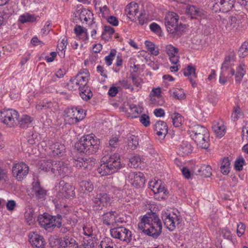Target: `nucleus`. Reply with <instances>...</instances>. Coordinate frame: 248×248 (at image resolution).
Segmentation results:
<instances>
[{
	"label": "nucleus",
	"mask_w": 248,
	"mask_h": 248,
	"mask_svg": "<svg viewBox=\"0 0 248 248\" xmlns=\"http://www.w3.org/2000/svg\"><path fill=\"white\" fill-rule=\"evenodd\" d=\"M160 220L155 213L145 215L138 224V229L145 234L157 237L162 232Z\"/></svg>",
	"instance_id": "f257e3e1"
},
{
	"label": "nucleus",
	"mask_w": 248,
	"mask_h": 248,
	"mask_svg": "<svg viewBox=\"0 0 248 248\" xmlns=\"http://www.w3.org/2000/svg\"><path fill=\"white\" fill-rule=\"evenodd\" d=\"M99 146V140L93 134L82 137L75 144V147L79 152L87 155L96 153Z\"/></svg>",
	"instance_id": "f03ea898"
},
{
	"label": "nucleus",
	"mask_w": 248,
	"mask_h": 248,
	"mask_svg": "<svg viewBox=\"0 0 248 248\" xmlns=\"http://www.w3.org/2000/svg\"><path fill=\"white\" fill-rule=\"evenodd\" d=\"M102 162H104L97 169L98 173L102 176L113 173L121 167L120 155L118 154L104 156Z\"/></svg>",
	"instance_id": "7ed1b4c3"
},
{
	"label": "nucleus",
	"mask_w": 248,
	"mask_h": 248,
	"mask_svg": "<svg viewBox=\"0 0 248 248\" xmlns=\"http://www.w3.org/2000/svg\"><path fill=\"white\" fill-rule=\"evenodd\" d=\"M190 137L197 145L203 149L209 147V134L207 129L201 125H195L189 130Z\"/></svg>",
	"instance_id": "20e7f679"
},
{
	"label": "nucleus",
	"mask_w": 248,
	"mask_h": 248,
	"mask_svg": "<svg viewBox=\"0 0 248 248\" xmlns=\"http://www.w3.org/2000/svg\"><path fill=\"white\" fill-rule=\"evenodd\" d=\"M89 77L90 73L87 69H81L76 76L70 79L67 84L68 88L74 91L82 88H87Z\"/></svg>",
	"instance_id": "39448f33"
},
{
	"label": "nucleus",
	"mask_w": 248,
	"mask_h": 248,
	"mask_svg": "<svg viewBox=\"0 0 248 248\" xmlns=\"http://www.w3.org/2000/svg\"><path fill=\"white\" fill-rule=\"evenodd\" d=\"M62 217L60 215L52 216L47 214L40 215L38 217L39 224L46 230H50L54 227L60 228L62 226Z\"/></svg>",
	"instance_id": "423d86ee"
},
{
	"label": "nucleus",
	"mask_w": 248,
	"mask_h": 248,
	"mask_svg": "<svg viewBox=\"0 0 248 248\" xmlns=\"http://www.w3.org/2000/svg\"><path fill=\"white\" fill-rule=\"evenodd\" d=\"M179 16H166L165 24L167 31L174 36H180L182 34V24L179 23Z\"/></svg>",
	"instance_id": "0eeeda50"
},
{
	"label": "nucleus",
	"mask_w": 248,
	"mask_h": 248,
	"mask_svg": "<svg viewBox=\"0 0 248 248\" xmlns=\"http://www.w3.org/2000/svg\"><path fill=\"white\" fill-rule=\"evenodd\" d=\"M18 117V112L13 109H3L0 112V120L10 127L16 125V120Z\"/></svg>",
	"instance_id": "6e6552de"
},
{
	"label": "nucleus",
	"mask_w": 248,
	"mask_h": 248,
	"mask_svg": "<svg viewBox=\"0 0 248 248\" xmlns=\"http://www.w3.org/2000/svg\"><path fill=\"white\" fill-rule=\"evenodd\" d=\"M111 236L118 239L126 243H129L132 240V233L128 229L124 227H119L111 229Z\"/></svg>",
	"instance_id": "1a4fd4ad"
},
{
	"label": "nucleus",
	"mask_w": 248,
	"mask_h": 248,
	"mask_svg": "<svg viewBox=\"0 0 248 248\" xmlns=\"http://www.w3.org/2000/svg\"><path fill=\"white\" fill-rule=\"evenodd\" d=\"M221 72L220 74H221L223 76H227L229 77V75L233 76L235 75V80L237 83H240L244 76L246 74V65L245 63L242 61L240 62L239 65L236 69V74H235V71L234 69H223V67L221 68Z\"/></svg>",
	"instance_id": "9d476101"
},
{
	"label": "nucleus",
	"mask_w": 248,
	"mask_h": 248,
	"mask_svg": "<svg viewBox=\"0 0 248 248\" xmlns=\"http://www.w3.org/2000/svg\"><path fill=\"white\" fill-rule=\"evenodd\" d=\"M29 167L23 162L14 164L12 169L13 176L18 181H21L27 176Z\"/></svg>",
	"instance_id": "9b49d317"
},
{
	"label": "nucleus",
	"mask_w": 248,
	"mask_h": 248,
	"mask_svg": "<svg viewBox=\"0 0 248 248\" xmlns=\"http://www.w3.org/2000/svg\"><path fill=\"white\" fill-rule=\"evenodd\" d=\"M74 189L71 184L66 183L63 180L60 181L59 184L56 186L59 196L62 198L64 197L68 199L73 197L75 195Z\"/></svg>",
	"instance_id": "f8f14e48"
},
{
	"label": "nucleus",
	"mask_w": 248,
	"mask_h": 248,
	"mask_svg": "<svg viewBox=\"0 0 248 248\" xmlns=\"http://www.w3.org/2000/svg\"><path fill=\"white\" fill-rule=\"evenodd\" d=\"M85 116L84 110L78 108H69L67 112V121L70 124H76L83 119Z\"/></svg>",
	"instance_id": "ddd939ff"
},
{
	"label": "nucleus",
	"mask_w": 248,
	"mask_h": 248,
	"mask_svg": "<svg viewBox=\"0 0 248 248\" xmlns=\"http://www.w3.org/2000/svg\"><path fill=\"white\" fill-rule=\"evenodd\" d=\"M162 218L165 225L170 231L174 230L176 227L175 224H179L180 222L176 215L171 216L170 213L167 212L162 213Z\"/></svg>",
	"instance_id": "4468645a"
},
{
	"label": "nucleus",
	"mask_w": 248,
	"mask_h": 248,
	"mask_svg": "<svg viewBox=\"0 0 248 248\" xmlns=\"http://www.w3.org/2000/svg\"><path fill=\"white\" fill-rule=\"evenodd\" d=\"M128 178L131 185L136 187L142 186L145 181L143 174L140 172H129Z\"/></svg>",
	"instance_id": "2eb2a0df"
},
{
	"label": "nucleus",
	"mask_w": 248,
	"mask_h": 248,
	"mask_svg": "<svg viewBox=\"0 0 248 248\" xmlns=\"http://www.w3.org/2000/svg\"><path fill=\"white\" fill-rule=\"evenodd\" d=\"M29 238L30 243L33 247L36 248H44L46 242L42 236L32 232L29 233Z\"/></svg>",
	"instance_id": "dca6fc26"
},
{
	"label": "nucleus",
	"mask_w": 248,
	"mask_h": 248,
	"mask_svg": "<svg viewBox=\"0 0 248 248\" xmlns=\"http://www.w3.org/2000/svg\"><path fill=\"white\" fill-rule=\"evenodd\" d=\"M68 171V168L63 162L53 161L50 172L55 175L65 174Z\"/></svg>",
	"instance_id": "f3484780"
},
{
	"label": "nucleus",
	"mask_w": 248,
	"mask_h": 248,
	"mask_svg": "<svg viewBox=\"0 0 248 248\" xmlns=\"http://www.w3.org/2000/svg\"><path fill=\"white\" fill-rule=\"evenodd\" d=\"M166 51L169 56V59L171 62L176 64L179 59L178 48L171 45H169L166 46Z\"/></svg>",
	"instance_id": "a211bd4d"
},
{
	"label": "nucleus",
	"mask_w": 248,
	"mask_h": 248,
	"mask_svg": "<svg viewBox=\"0 0 248 248\" xmlns=\"http://www.w3.org/2000/svg\"><path fill=\"white\" fill-rule=\"evenodd\" d=\"M60 246L64 248H78L75 239L71 236H65L59 240Z\"/></svg>",
	"instance_id": "6ab92c4d"
},
{
	"label": "nucleus",
	"mask_w": 248,
	"mask_h": 248,
	"mask_svg": "<svg viewBox=\"0 0 248 248\" xmlns=\"http://www.w3.org/2000/svg\"><path fill=\"white\" fill-rule=\"evenodd\" d=\"M124 14L126 16H136L138 14H140V16H144L145 13L140 12L139 11V6L135 2H131L126 6L124 10Z\"/></svg>",
	"instance_id": "aec40b11"
},
{
	"label": "nucleus",
	"mask_w": 248,
	"mask_h": 248,
	"mask_svg": "<svg viewBox=\"0 0 248 248\" xmlns=\"http://www.w3.org/2000/svg\"><path fill=\"white\" fill-rule=\"evenodd\" d=\"M184 75L186 77H188L190 82L193 87H195L197 83L194 80L196 77V69L192 64L188 65L187 67L184 70Z\"/></svg>",
	"instance_id": "412c9836"
},
{
	"label": "nucleus",
	"mask_w": 248,
	"mask_h": 248,
	"mask_svg": "<svg viewBox=\"0 0 248 248\" xmlns=\"http://www.w3.org/2000/svg\"><path fill=\"white\" fill-rule=\"evenodd\" d=\"M32 192L38 199H43L46 194V191L40 185L39 182H33L32 184Z\"/></svg>",
	"instance_id": "4be33fe9"
},
{
	"label": "nucleus",
	"mask_w": 248,
	"mask_h": 248,
	"mask_svg": "<svg viewBox=\"0 0 248 248\" xmlns=\"http://www.w3.org/2000/svg\"><path fill=\"white\" fill-rule=\"evenodd\" d=\"M48 144L54 155H61L65 151L64 145L59 142H53L49 141Z\"/></svg>",
	"instance_id": "5701e85b"
},
{
	"label": "nucleus",
	"mask_w": 248,
	"mask_h": 248,
	"mask_svg": "<svg viewBox=\"0 0 248 248\" xmlns=\"http://www.w3.org/2000/svg\"><path fill=\"white\" fill-rule=\"evenodd\" d=\"M102 220L104 224L111 227L114 226L116 223V215L114 214V212H107L103 215Z\"/></svg>",
	"instance_id": "b1692460"
},
{
	"label": "nucleus",
	"mask_w": 248,
	"mask_h": 248,
	"mask_svg": "<svg viewBox=\"0 0 248 248\" xmlns=\"http://www.w3.org/2000/svg\"><path fill=\"white\" fill-rule=\"evenodd\" d=\"M154 129L158 136H163L165 137L168 132L167 124L163 121H157L155 125Z\"/></svg>",
	"instance_id": "393cba45"
},
{
	"label": "nucleus",
	"mask_w": 248,
	"mask_h": 248,
	"mask_svg": "<svg viewBox=\"0 0 248 248\" xmlns=\"http://www.w3.org/2000/svg\"><path fill=\"white\" fill-rule=\"evenodd\" d=\"M216 4L213 6V9H215L218 6V3L222 5V7H225L223 9V12H227L233 7L234 0H215Z\"/></svg>",
	"instance_id": "a878e982"
},
{
	"label": "nucleus",
	"mask_w": 248,
	"mask_h": 248,
	"mask_svg": "<svg viewBox=\"0 0 248 248\" xmlns=\"http://www.w3.org/2000/svg\"><path fill=\"white\" fill-rule=\"evenodd\" d=\"M185 13L189 16H201L203 15L202 10L198 6L193 5H188L186 7Z\"/></svg>",
	"instance_id": "bb28decb"
},
{
	"label": "nucleus",
	"mask_w": 248,
	"mask_h": 248,
	"mask_svg": "<svg viewBox=\"0 0 248 248\" xmlns=\"http://www.w3.org/2000/svg\"><path fill=\"white\" fill-rule=\"evenodd\" d=\"M196 174L204 177H210L212 175V168L209 165H203L201 167H197Z\"/></svg>",
	"instance_id": "cd10ccee"
},
{
	"label": "nucleus",
	"mask_w": 248,
	"mask_h": 248,
	"mask_svg": "<svg viewBox=\"0 0 248 248\" xmlns=\"http://www.w3.org/2000/svg\"><path fill=\"white\" fill-rule=\"evenodd\" d=\"M230 160L227 157H224L221 161L220 170L223 175H227L230 171Z\"/></svg>",
	"instance_id": "c85d7f7f"
},
{
	"label": "nucleus",
	"mask_w": 248,
	"mask_h": 248,
	"mask_svg": "<svg viewBox=\"0 0 248 248\" xmlns=\"http://www.w3.org/2000/svg\"><path fill=\"white\" fill-rule=\"evenodd\" d=\"M142 108L137 107L134 104H130L127 111L129 114V117H131L132 118H136L139 117V115L142 112Z\"/></svg>",
	"instance_id": "c756f323"
},
{
	"label": "nucleus",
	"mask_w": 248,
	"mask_h": 248,
	"mask_svg": "<svg viewBox=\"0 0 248 248\" xmlns=\"http://www.w3.org/2000/svg\"><path fill=\"white\" fill-rule=\"evenodd\" d=\"M212 128L217 137L220 138L224 135L225 128L222 124L217 123L213 126Z\"/></svg>",
	"instance_id": "7c9ffc66"
},
{
	"label": "nucleus",
	"mask_w": 248,
	"mask_h": 248,
	"mask_svg": "<svg viewBox=\"0 0 248 248\" xmlns=\"http://www.w3.org/2000/svg\"><path fill=\"white\" fill-rule=\"evenodd\" d=\"M98 248H116V245L111 238L106 237L100 242Z\"/></svg>",
	"instance_id": "2f4dec72"
},
{
	"label": "nucleus",
	"mask_w": 248,
	"mask_h": 248,
	"mask_svg": "<svg viewBox=\"0 0 248 248\" xmlns=\"http://www.w3.org/2000/svg\"><path fill=\"white\" fill-rule=\"evenodd\" d=\"M145 45L148 51H150L152 55L155 56L158 55L159 53V49L153 43L149 41H146Z\"/></svg>",
	"instance_id": "473e14b6"
},
{
	"label": "nucleus",
	"mask_w": 248,
	"mask_h": 248,
	"mask_svg": "<svg viewBox=\"0 0 248 248\" xmlns=\"http://www.w3.org/2000/svg\"><path fill=\"white\" fill-rule=\"evenodd\" d=\"M25 218L29 225L33 224L35 221L34 210L31 208H28L25 212Z\"/></svg>",
	"instance_id": "72a5a7b5"
},
{
	"label": "nucleus",
	"mask_w": 248,
	"mask_h": 248,
	"mask_svg": "<svg viewBox=\"0 0 248 248\" xmlns=\"http://www.w3.org/2000/svg\"><path fill=\"white\" fill-rule=\"evenodd\" d=\"M79 90L80 91L79 94L81 97L84 100L87 101L90 99L93 96V93L88 86H87V88H82Z\"/></svg>",
	"instance_id": "f704fd0d"
},
{
	"label": "nucleus",
	"mask_w": 248,
	"mask_h": 248,
	"mask_svg": "<svg viewBox=\"0 0 248 248\" xmlns=\"http://www.w3.org/2000/svg\"><path fill=\"white\" fill-rule=\"evenodd\" d=\"M32 121V118L28 115H23L18 121L20 127L26 128L29 126Z\"/></svg>",
	"instance_id": "c9c22d12"
},
{
	"label": "nucleus",
	"mask_w": 248,
	"mask_h": 248,
	"mask_svg": "<svg viewBox=\"0 0 248 248\" xmlns=\"http://www.w3.org/2000/svg\"><path fill=\"white\" fill-rule=\"evenodd\" d=\"M127 145L129 149L135 150L139 145V139L134 135L130 136L128 139Z\"/></svg>",
	"instance_id": "e433bc0d"
},
{
	"label": "nucleus",
	"mask_w": 248,
	"mask_h": 248,
	"mask_svg": "<svg viewBox=\"0 0 248 248\" xmlns=\"http://www.w3.org/2000/svg\"><path fill=\"white\" fill-rule=\"evenodd\" d=\"M180 151L184 154L183 155H187L192 151V147L187 141H183L180 145Z\"/></svg>",
	"instance_id": "4c0bfd02"
},
{
	"label": "nucleus",
	"mask_w": 248,
	"mask_h": 248,
	"mask_svg": "<svg viewBox=\"0 0 248 248\" xmlns=\"http://www.w3.org/2000/svg\"><path fill=\"white\" fill-rule=\"evenodd\" d=\"M235 60L232 55H229L226 57L225 61L222 63L221 67L223 69H231L232 65L234 64Z\"/></svg>",
	"instance_id": "58836bf2"
},
{
	"label": "nucleus",
	"mask_w": 248,
	"mask_h": 248,
	"mask_svg": "<svg viewBox=\"0 0 248 248\" xmlns=\"http://www.w3.org/2000/svg\"><path fill=\"white\" fill-rule=\"evenodd\" d=\"M171 119L172 120L173 124L175 127L180 126L184 121L182 115L178 113H174L171 116Z\"/></svg>",
	"instance_id": "ea45409f"
},
{
	"label": "nucleus",
	"mask_w": 248,
	"mask_h": 248,
	"mask_svg": "<svg viewBox=\"0 0 248 248\" xmlns=\"http://www.w3.org/2000/svg\"><path fill=\"white\" fill-rule=\"evenodd\" d=\"M100 200L102 203L104 204L106 206L111 201V198L112 196L106 193H101L96 195Z\"/></svg>",
	"instance_id": "a19ab883"
},
{
	"label": "nucleus",
	"mask_w": 248,
	"mask_h": 248,
	"mask_svg": "<svg viewBox=\"0 0 248 248\" xmlns=\"http://www.w3.org/2000/svg\"><path fill=\"white\" fill-rule=\"evenodd\" d=\"M53 160H46L41 161L40 168L42 170L46 172H50L52 166Z\"/></svg>",
	"instance_id": "79ce46f5"
},
{
	"label": "nucleus",
	"mask_w": 248,
	"mask_h": 248,
	"mask_svg": "<svg viewBox=\"0 0 248 248\" xmlns=\"http://www.w3.org/2000/svg\"><path fill=\"white\" fill-rule=\"evenodd\" d=\"M80 186L83 190L92 192L94 188L93 183L89 181H83L80 183Z\"/></svg>",
	"instance_id": "37998d69"
},
{
	"label": "nucleus",
	"mask_w": 248,
	"mask_h": 248,
	"mask_svg": "<svg viewBox=\"0 0 248 248\" xmlns=\"http://www.w3.org/2000/svg\"><path fill=\"white\" fill-rule=\"evenodd\" d=\"M141 159L140 157L138 155H136L129 159V163L128 164V165L130 167L136 168L139 166L141 163Z\"/></svg>",
	"instance_id": "c03bdc74"
},
{
	"label": "nucleus",
	"mask_w": 248,
	"mask_h": 248,
	"mask_svg": "<svg viewBox=\"0 0 248 248\" xmlns=\"http://www.w3.org/2000/svg\"><path fill=\"white\" fill-rule=\"evenodd\" d=\"M240 57L244 58L248 54V41L244 42L238 52Z\"/></svg>",
	"instance_id": "a18cd8bd"
},
{
	"label": "nucleus",
	"mask_w": 248,
	"mask_h": 248,
	"mask_svg": "<svg viewBox=\"0 0 248 248\" xmlns=\"http://www.w3.org/2000/svg\"><path fill=\"white\" fill-rule=\"evenodd\" d=\"M74 166L78 169L82 168L86 169L88 168V163L83 158H79L74 161Z\"/></svg>",
	"instance_id": "49530a36"
},
{
	"label": "nucleus",
	"mask_w": 248,
	"mask_h": 248,
	"mask_svg": "<svg viewBox=\"0 0 248 248\" xmlns=\"http://www.w3.org/2000/svg\"><path fill=\"white\" fill-rule=\"evenodd\" d=\"M151 103L155 106H162L164 103V100L162 96H154L150 97Z\"/></svg>",
	"instance_id": "de8ad7c7"
},
{
	"label": "nucleus",
	"mask_w": 248,
	"mask_h": 248,
	"mask_svg": "<svg viewBox=\"0 0 248 248\" xmlns=\"http://www.w3.org/2000/svg\"><path fill=\"white\" fill-rule=\"evenodd\" d=\"M116 54V50L115 49H112L110 50L109 55L105 57V60L108 66H110L112 64Z\"/></svg>",
	"instance_id": "09e8293b"
},
{
	"label": "nucleus",
	"mask_w": 248,
	"mask_h": 248,
	"mask_svg": "<svg viewBox=\"0 0 248 248\" xmlns=\"http://www.w3.org/2000/svg\"><path fill=\"white\" fill-rule=\"evenodd\" d=\"M93 207L94 209L96 210H101L103 206H106L104 204L102 203L101 201L97 196H96V197L93 199Z\"/></svg>",
	"instance_id": "8fccbe9b"
},
{
	"label": "nucleus",
	"mask_w": 248,
	"mask_h": 248,
	"mask_svg": "<svg viewBox=\"0 0 248 248\" xmlns=\"http://www.w3.org/2000/svg\"><path fill=\"white\" fill-rule=\"evenodd\" d=\"M130 78L132 79L133 84L136 87L141 88V79L136 76L135 74H131Z\"/></svg>",
	"instance_id": "3c124183"
},
{
	"label": "nucleus",
	"mask_w": 248,
	"mask_h": 248,
	"mask_svg": "<svg viewBox=\"0 0 248 248\" xmlns=\"http://www.w3.org/2000/svg\"><path fill=\"white\" fill-rule=\"evenodd\" d=\"M140 122L145 127L150 125V118L148 115L143 114L139 117Z\"/></svg>",
	"instance_id": "603ef678"
},
{
	"label": "nucleus",
	"mask_w": 248,
	"mask_h": 248,
	"mask_svg": "<svg viewBox=\"0 0 248 248\" xmlns=\"http://www.w3.org/2000/svg\"><path fill=\"white\" fill-rule=\"evenodd\" d=\"M119 140L118 138L116 137H112L111 139L109 140L108 142V147L111 148V149L113 148H116L119 145Z\"/></svg>",
	"instance_id": "864d4df0"
},
{
	"label": "nucleus",
	"mask_w": 248,
	"mask_h": 248,
	"mask_svg": "<svg viewBox=\"0 0 248 248\" xmlns=\"http://www.w3.org/2000/svg\"><path fill=\"white\" fill-rule=\"evenodd\" d=\"M173 96L177 99H182L185 98V93L182 89H177L173 93Z\"/></svg>",
	"instance_id": "5fc2aeb1"
},
{
	"label": "nucleus",
	"mask_w": 248,
	"mask_h": 248,
	"mask_svg": "<svg viewBox=\"0 0 248 248\" xmlns=\"http://www.w3.org/2000/svg\"><path fill=\"white\" fill-rule=\"evenodd\" d=\"M241 115V112L239 107H236L233 108V113L232 114L231 117L233 121H236Z\"/></svg>",
	"instance_id": "6e6d98bb"
},
{
	"label": "nucleus",
	"mask_w": 248,
	"mask_h": 248,
	"mask_svg": "<svg viewBox=\"0 0 248 248\" xmlns=\"http://www.w3.org/2000/svg\"><path fill=\"white\" fill-rule=\"evenodd\" d=\"M244 162V159L243 158H240L237 159L235 161L234 168L236 170L240 171L243 169V165Z\"/></svg>",
	"instance_id": "4d7b16f0"
},
{
	"label": "nucleus",
	"mask_w": 248,
	"mask_h": 248,
	"mask_svg": "<svg viewBox=\"0 0 248 248\" xmlns=\"http://www.w3.org/2000/svg\"><path fill=\"white\" fill-rule=\"evenodd\" d=\"M18 20L22 23L33 22L36 20L35 16H20Z\"/></svg>",
	"instance_id": "13d9d810"
},
{
	"label": "nucleus",
	"mask_w": 248,
	"mask_h": 248,
	"mask_svg": "<svg viewBox=\"0 0 248 248\" xmlns=\"http://www.w3.org/2000/svg\"><path fill=\"white\" fill-rule=\"evenodd\" d=\"M151 31L156 34H160L161 32V29L160 26L156 23H152L150 25Z\"/></svg>",
	"instance_id": "bf43d9fd"
},
{
	"label": "nucleus",
	"mask_w": 248,
	"mask_h": 248,
	"mask_svg": "<svg viewBox=\"0 0 248 248\" xmlns=\"http://www.w3.org/2000/svg\"><path fill=\"white\" fill-rule=\"evenodd\" d=\"M246 226L244 224L240 222L237 225V234L239 237L241 236L245 232Z\"/></svg>",
	"instance_id": "052dcab7"
},
{
	"label": "nucleus",
	"mask_w": 248,
	"mask_h": 248,
	"mask_svg": "<svg viewBox=\"0 0 248 248\" xmlns=\"http://www.w3.org/2000/svg\"><path fill=\"white\" fill-rule=\"evenodd\" d=\"M117 85L121 86L122 88L125 89H133L130 83H128L127 80L122 79L119 80L117 83Z\"/></svg>",
	"instance_id": "680f3d73"
},
{
	"label": "nucleus",
	"mask_w": 248,
	"mask_h": 248,
	"mask_svg": "<svg viewBox=\"0 0 248 248\" xmlns=\"http://www.w3.org/2000/svg\"><path fill=\"white\" fill-rule=\"evenodd\" d=\"M107 20L110 24L117 26L118 25L119 21L116 16H107Z\"/></svg>",
	"instance_id": "e2e57ef3"
},
{
	"label": "nucleus",
	"mask_w": 248,
	"mask_h": 248,
	"mask_svg": "<svg viewBox=\"0 0 248 248\" xmlns=\"http://www.w3.org/2000/svg\"><path fill=\"white\" fill-rule=\"evenodd\" d=\"M103 31L107 33L111 37L115 32L114 29L109 26H105L104 27Z\"/></svg>",
	"instance_id": "0e129e2a"
},
{
	"label": "nucleus",
	"mask_w": 248,
	"mask_h": 248,
	"mask_svg": "<svg viewBox=\"0 0 248 248\" xmlns=\"http://www.w3.org/2000/svg\"><path fill=\"white\" fill-rule=\"evenodd\" d=\"M16 206V203L14 200L8 201L6 203V208L8 210L12 211H13Z\"/></svg>",
	"instance_id": "69168bd1"
},
{
	"label": "nucleus",
	"mask_w": 248,
	"mask_h": 248,
	"mask_svg": "<svg viewBox=\"0 0 248 248\" xmlns=\"http://www.w3.org/2000/svg\"><path fill=\"white\" fill-rule=\"evenodd\" d=\"M151 96H162L161 95V89L159 87L153 88L150 94V97H151Z\"/></svg>",
	"instance_id": "338daca9"
},
{
	"label": "nucleus",
	"mask_w": 248,
	"mask_h": 248,
	"mask_svg": "<svg viewBox=\"0 0 248 248\" xmlns=\"http://www.w3.org/2000/svg\"><path fill=\"white\" fill-rule=\"evenodd\" d=\"M47 108L48 106H47V102L46 100L43 101L42 102H40L36 106V109L38 110H41Z\"/></svg>",
	"instance_id": "774afa93"
}]
</instances>
